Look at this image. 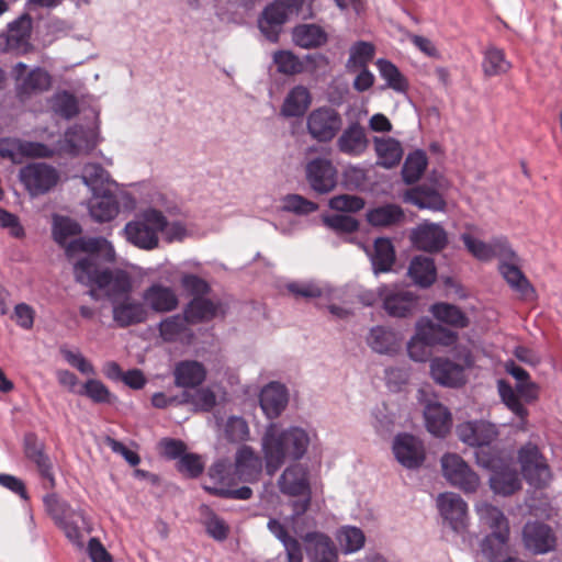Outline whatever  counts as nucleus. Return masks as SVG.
Masks as SVG:
<instances>
[{"mask_svg": "<svg viewBox=\"0 0 562 562\" xmlns=\"http://www.w3.org/2000/svg\"><path fill=\"white\" fill-rule=\"evenodd\" d=\"M85 250L87 256L80 258L74 266L77 282L87 286H97L114 304L131 294L133 284L130 274L123 270H110L100 266V258L105 261L114 260L112 244L103 237L80 238L71 243L67 251Z\"/></svg>", "mask_w": 562, "mask_h": 562, "instance_id": "f257e3e1", "label": "nucleus"}, {"mask_svg": "<svg viewBox=\"0 0 562 562\" xmlns=\"http://www.w3.org/2000/svg\"><path fill=\"white\" fill-rule=\"evenodd\" d=\"M180 213V209L159 194L153 204L140 209L133 220L123 228L127 243L134 247L151 251L160 246V237L168 243L182 241L188 236V229L181 221H170V216Z\"/></svg>", "mask_w": 562, "mask_h": 562, "instance_id": "f03ea898", "label": "nucleus"}, {"mask_svg": "<svg viewBox=\"0 0 562 562\" xmlns=\"http://www.w3.org/2000/svg\"><path fill=\"white\" fill-rule=\"evenodd\" d=\"M310 445L311 434L306 429L299 426L281 429L271 423L261 439L267 473L272 476L286 460H301Z\"/></svg>", "mask_w": 562, "mask_h": 562, "instance_id": "7ed1b4c3", "label": "nucleus"}, {"mask_svg": "<svg viewBox=\"0 0 562 562\" xmlns=\"http://www.w3.org/2000/svg\"><path fill=\"white\" fill-rule=\"evenodd\" d=\"M46 513L52 517L55 524L64 531L66 538L77 548L83 547V535L79 527V521L85 526L86 518L81 510H76L70 505L59 498L57 494H47L43 498Z\"/></svg>", "mask_w": 562, "mask_h": 562, "instance_id": "20e7f679", "label": "nucleus"}, {"mask_svg": "<svg viewBox=\"0 0 562 562\" xmlns=\"http://www.w3.org/2000/svg\"><path fill=\"white\" fill-rule=\"evenodd\" d=\"M304 2L305 0H273L268 4L258 21L266 38L272 43L278 42L282 25L300 14Z\"/></svg>", "mask_w": 562, "mask_h": 562, "instance_id": "39448f33", "label": "nucleus"}, {"mask_svg": "<svg viewBox=\"0 0 562 562\" xmlns=\"http://www.w3.org/2000/svg\"><path fill=\"white\" fill-rule=\"evenodd\" d=\"M342 116L330 105H322L312 110L306 116V131L312 139L318 143H330L342 127Z\"/></svg>", "mask_w": 562, "mask_h": 562, "instance_id": "423d86ee", "label": "nucleus"}, {"mask_svg": "<svg viewBox=\"0 0 562 562\" xmlns=\"http://www.w3.org/2000/svg\"><path fill=\"white\" fill-rule=\"evenodd\" d=\"M518 461L526 482L536 487L542 488L549 485L552 473L544 456L537 446L528 443L518 451Z\"/></svg>", "mask_w": 562, "mask_h": 562, "instance_id": "0eeeda50", "label": "nucleus"}, {"mask_svg": "<svg viewBox=\"0 0 562 562\" xmlns=\"http://www.w3.org/2000/svg\"><path fill=\"white\" fill-rule=\"evenodd\" d=\"M382 308L391 317L405 318L417 308V296L396 284H381L376 289Z\"/></svg>", "mask_w": 562, "mask_h": 562, "instance_id": "6e6552de", "label": "nucleus"}, {"mask_svg": "<svg viewBox=\"0 0 562 562\" xmlns=\"http://www.w3.org/2000/svg\"><path fill=\"white\" fill-rule=\"evenodd\" d=\"M19 179L32 196H38L56 187L59 173L53 166L33 162L20 169Z\"/></svg>", "mask_w": 562, "mask_h": 562, "instance_id": "1a4fd4ad", "label": "nucleus"}, {"mask_svg": "<svg viewBox=\"0 0 562 562\" xmlns=\"http://www.w3.org/2000/svg\"><path fill=\"white\" fill-rule=\"evenodd\" d=\"M442 473L446 480L464 493H474L480 479L469 464L456 453H446L441 458Z\"/></svg>", "mask_w": 562, "mask_h": 562, "instance_id": "9d476101", "label": "nucleus"}, {"mask_svg": "<svg viewBox=\"0 0 562 562\" xmlns=\"http://www.w3.org/2000/svg\"><path fill=\"white\" fill-rule=\"evenodd\" d=\"M436 504L441 518L456 533L467 531L469 526L468 504L459 494L440 493Z\"/></svg>", "mask_w": 562, "mask_h": 562, "instance_id": "9b49d317", "label": "nucleus"}, {"mask_svg": "<svg viewBox=\"0 0 562 562\" xmlns=\"http://www.w3.org/2000/svg\"><path fill=\"white\" fill-rule=\"evenodd\" d=\"M521 539L524 548L535 555L546 554L557 547V536L553 529L541 521H528L522 527Z\"/></svg>", "mask_w": 562, "mask_h": 562, "instance_id": "f8f14e48", "label": "nucleus"}, {"mask_svg": "<svg viewBox=\"0 0 562 562\" xmlns=\"http://www.w3.org/2000/svg\"><path fill=\"white\" fill-rule=\"evenodd\" d=\"M409 239L419 250L437 252L447 246L448 234L440 224L425 221L412 229Z\"/></svg>", "mask_w": 562, "mask_h": 562, "instance_id": "ddd939ff", "label": "nucleus"}, {"mask_svg": "<svg viewBox=\"0 0 562 562\" xmlns=\"http://www.w3.org/2000/svg\"><path fill=\"white\" fill-rule=\"evenodd\" d=\"M392 449L398 463L409 470L422 467L426 458L422 440L409 434H398L393 440Z\"/></svg>", "mask_w": 562, "mask_h": 562, "instance_id": "4468645a", "label": "nucleus"}, {"mask_svg": "<svg viewBox=\"0 0 562 562\" xmlns=\"http://www.w3.org/2000/svg\"><path fill=\"white\" fill-rule=\"evenodd\" d=\"M26 68L27 66L23 63H18L13 68L16 80V93L21 99L46 91L52 85V78L46 70L37 67L24 75Z\"/></svg>", "mask_w": 562, "mask_h": 562, "instance_id": "2eb2a0df", "label": "nucleus"}, {"mask_svg": "<svg viewBox=\"0 0 562 562\" xmlns=\"http://www.w3.org/2000/svg\"><path fill=\"white\" fill-rule=\"evenodd\" d=\"M369 138L364 126L359 122H350L336 137V148L349 157L362 156L369 147Z\"/></svg>", "mask_w": 562, "mask_h": 562, "instance_id": "dca6fc26", "label": "nucleus"}, {"mask_svg": "<svg viewBox=\"0 0 562 562\" xmlns=\"http://www.w3.org/2000/svg\"><path fill=\"white\" fill-rule=\"evenodd\" d=\"M305 173L311 188L318 193H328L336 187L337 170L326 158L318 157L308 161Z\"/></svg>", "mask_w": 562, "mask_h": 562, "instance_id": "f3484780", "label": "nucleus"}, {"mask_svg": "<svg viewBox=\"0 0 562 562\" xmlns=\"http://www.w3.org/2000/svg\"><path fill=\"white\" fill-rule=\"evenodd\" d=\"M142 300L145 307L154 313H169L179 305V297L176 290L160 282H153L142 292Z\"/></svg>", "mask_w": 562, "mask_h": 562, "instance_id": "a211bd4d", "label": "nucleus"}, {"mask_svg": "<svg viewBox=\"0 0 562 562\" xmlns=\"http://www.w3.org/2000/svg\"><path fill=\"white\" fill-rule=\"evenodd\" d=\"M498 434L496 425L486 420L465 422L457 427L459 439L471 447L487 446Z\"/></svg>", "mask_w": 562, "mask_h": 562, "instance_id": "6ab92c4d", "label": "nucleus"}, {"mask_svg": "<svg viewBox=\"0 0 562 562\" xmlns=\"http://www.w3.org/2000/svg\"><path fill=\"white\" fill-rule=\"evenodd\" d=\"M430 375L436 383L447 387H459L465 384L464 367L446 357H436L430 361Z\"/></svg>", "mask_w": 562, "mask_h": 562, "instance_id": "aec40b11", "label": "nucleus"}, {"mask_svg": "<svg viewBox=\"0 0 562 562\" xmlns=\"http://www.w3.org/2000/svg\"><path fill=\"white\" fill-rule=\"evenodd\" d=\"M112 315L114 323L119 327L125 328L146 322L148 318V311L145 307L143 300L138 301L130 294L112 304Z\"/></svg>", "mask_w": 562, "mask_h": 562, "instance_id": "412c9836", "label": "nucleus"}, {"mask_svg": "<svg viewBox=\"0 0 562 562\" xmlns=\"http://www.w3.org/2000/svg\"><path fill=\"white\" fill-rule=\"evenodd\" d=\"M278 487L289 496L310 495L307 468L301 463L286 467L278 480Z\"/></svg>", "mask_w": 562, "mask_h": 562, "instance_id": "4be33fe9", "label": "nucleus"}, {"mask_svg": "<svg viewBox=\"0 0 562 562\" xmlns=\"http://www.w3.org/2000/svg\"><path fill=\"white\" fill-rule=\"evenodd\" d=\"M99 143V135L95 128L74 125L65 133L64 149L72 155H87L94 149Z\"/></svg>", "mask_w": 562, "mask_h": 562, "instance_id": "5701e85b", "label": "nucleus"}, {"mask_svg": "<svg viewBox=\"0 0 562 562\" xmlns=\"http://www.w3.org/2000/svg\"><path fill=\"white\" fill-rule=\"evenodd\" d=\"M16 154L27 157H52L55 149L36 142L20 140L18 138H0V156L14 160Z\"/></svg>", "mask_w": 562, "mask_h": 562, "instance_id": "b1692460", "label": "nucleus"}, {"mask_svg": "<svg viewBox=\"0 0 562 562\" xmlns=\"http://www.w3.org/2000/svg\"><path fill=\"white\" fill-rule=\"evenodd\" d=\"M303 542L311 562H337L338 553L335 543L325 533L307 532L303 537Z\"/></svg>", "mask_w": 562, "mask_h": 562, "instance_id": "393cba45", "label": "nucleus"}, {"mask_svg": "<svg viewBox=\"0 0 562 562\" xmlns=\"http://www.w3.org/2000/svg\"><path fill=\"white\" fill-rule=\"evenodd\" d=\"M88 211L93 221L105 223L119 215L120 203L111 189L103 190L92 193L88 202Z\"/></svg>", "mask_w": 562, "mask_h": 562, "instance_id": "a878e982", "label": "nucleus"}, {"mask_svg": "<svg viewBox=\"0 0 562 562\" xmlns=\"http://www.w3.org/2000/svg\"><path fill=\"white\" fill-rule=\"evenodd\" d=\"M24 450L27 459L33 461L41 476L46 481L45 488H53L55 486V479L52 472V463L49 458L44 453V445L37 439L34 434H27L24 439Z\"/></svg>", "mask_w": 562, "mask_h": 562, "instance_id": "bb28decb", "label": "nucleus"}, {"mask_svg": "<svg viewBox=\"0 0 562 562\" xmlns=\"http://www.w3.org/2000/svg\"><path fill=\"white\" fill-rule=\"evenodd\" d=\"M288 401L286 387L278 382H271L266 385L259 396L260 406L265 415L270 419L281 415L288 405Z\"/></svg>", "mask_w": 562, "mask_h": 562, "instance_id": "cd10ccee", "label": "nucleus"}, {"mask_svg": "<svg viewBox=\"0 0 562 562\" xmlns=\"http://www.w3.org/2000/svg\"><path fill=\"white\" fill-rule=\"evenodd\" d=\"M262 470V460L249 446H241L235 456V474L243 482H255Z\"/></svg>", "mask_w": 562, "mask_h": 562, "instance_id": "c85d7f7f", "label": "nucleus"}, {"mask_svg": "<svg viewBox=\"0 0 562 562\" xmlns=\"http://www.w3.org/2000/svg\"><path fill=\"white\" fill-rule=\"evenodd\" d=\"M175 384L183 389H195L206 379V369L196 360H182L173 369Z\"/></svg>", "mask_w": 562, "mask_h": 562, "instance_id": "c756f323", "label": "nucleus"}, {"mask_svg": "<svg viewBox=\"0 0 562 562\" xmlns=\"http://www.w3.org/2000/svg\"><path fill=\"white\" fill-rule=\"evenodd\" d=\"M312 100L311 91L306 87L297 85L286 93L280 114L286 119L301 117L308 110Z\"/></svg>", "mask_w": 562, "mask_h": 562, "instance_id": "7c9ffc66", "label": "nucleus"}, {"mask_svg": "<svg viewBox=\"0 0 562 562\" xmlns=\"http://www.w3.org/2000/svg\"><path fill=\"white\" fill-rule=\"evenodd\" d=\"M32 18L24 13L8 25L7 47L16 53H25L30 46Z\"/></svg>", "mask_w": 562, "mask_h": 562, "instance_id": "2f4dec72", "label": "nucleus"}, {"mask_svg": "<svg viewBox=\"0 0 562 562\" xmlns=\"http://www.w3.org/2000/svg\"><path fill=\"white\" fill-rule=\"evenodd\" d=\"M426 426L429 432L437 437H443L449 432L452 418L446 406L438 402H429L424 411Z\"/></svg>", "mask_w": 562, "mask_h": 562, "instance_id": "473e14b6", "label": "nucleus"}, {"mask_svg": "<svg viewBox=\"0 0 562 562\" xmlns=\"http://www.w3.org/2000/svg\"><path fill=\"white\" fill-rule=\"evenodd\" d=\"M405 201L414 204L418 209H427L430 211H443L446 201L441 194L431 187L426 184L417 186L405 193Z\"/></svg>", "mask_w": 562, "mask_h": 562, "instance_id": "72a5a7b5", "label": "nucleus"}, {"mask_svg": "<svg viewBox=\"0 0 562 562\" xmlns=\"http://www.w3.org/2000/svg\"><path fill=\"white\" fill-rule=\"evenodd\" d=\"M373 143L378 157L376 165L391 169L401 162L404 150L397 139L393 137H374Z\"/></svg>", "mask_w": 562, "mask_h": 562, "instance_id": "f704fd0d", "label": "nucleus"}, {"mask_svg": "<svg viewBox=\"0 0 562 562\" xmlns=\"http://www.w3.org/2000/svg\"><path fill=\"white\" fill-rule=\"evenodd\" d=\"M497 391L505 406L518 418L515 427L520 430H526L528 409L521 403L516 391L505 380L497 381Z\"/></svg>", "mask_w": 562, "mask_h": 562, "instance_id": "c9c22d12", "label": "nucleus"}, {"mask_svg": "<svg viewBox=\"0 0 562 562\" xmlns=\"http://www.w3.org/2000/svg\"><path fill=\"white\" fill-rule=\"evenodd\" d=\"M80 232H81L80 225L76 221H74L69 217H65V216H56L54 218V223H53L54 239L60 246L65 247L66 255L69 258L74 257L75 255H77L79 252H83L85 256L88 255V252L85 250H76L74 254H68V251H67L68 246L71 243L80 239L81 237L75 238L72 240H69V238L79 235Z\"/></svg>", "mask_w": 562, "mask_h": 562, "instance_id": "e433bc0d", "label": "nucleus"}, {"mask_svg": "<svg viewBox=\"0 0 562 562\" xmlns=\"http://www.w3.org/2000/svg\"><path fill=\"white\" fill-rule=\"evenodd\" d=\"M292 40L295 45L310 49L326 44L328 36L323 27L316 24H300L292 31Z\"/></svg>", "mask_w": 562, "mask_h": 562, "instance_id": "4c0bfd02", "label": "nucleus"}, {"mask_svg": "<svg viewBox=\"0 0 562 562\" xmlns=\"http://www.w3.org/2000/svg\"><path fill=\"white\" fill-rule=\"evenodd\" d=\"M519 261L502 262L498 270L508 285L517 292L521 297L528 299L533 293V288L525 277L520 268Z\"/></svg>", "mask_w": 562, "mask_h": 562, "instance_id": "58836bf2", "label": "nucleus"}, {"mask_svg": "<svg viewBox=\"0 0 562 562\" xmlns=\"http://www.w3.org/2000/svg\"><path fill=\"white\" fill-rule=\"evenodd\" d=\"M374 274L391 271L395 262L394 246L389 238H376L370 255Z\"/></svg>", "mask_w": 562, "mask_h": 562, "instance_id": "ea45409f", "label": "nucleus"}, {"mask_svg": "<svg viewBox=\"0 0 562 562\" xmlns=\"http://www.w3.org/2000/svg\"><path fill=\"white\" fill-rule=\"evenodd\" d=\"M509 531H496L485 536L480 548L490 562H502L508 550Z\"/></svg>", "mask_w": 562, "mask_h": 562, "instance_id": "a19ab883", "label": "nucleus"}, {"mask_svg": "<svg viewBox=\"0 0 562 562\" xmlns=\"http://www.w3.org/2000/svg\"><path fill=\"white\" fill-rule=\"evenodd\" d=\"M474 509L480 524L491 529L492 532L509 531L508 519L498 507L487 502H480Z\"/></svg>", "mask_w": 562, "mask_h": 562, "instance_id": "79ce46f5", "label": "nucleus"}, {"mask_svg": "<svg viewBox=\"0 0 562 562\" xmlns=\"http://www.w3.org/2000/svg\"><path fill=\"white\" fill-rule=\"evenodd\" d=\"M408 276L415 284L422 288L430 286L437 276L434 260L426 256L414 257L408 267Z\"/></svg>", "mask_w": 562, "mask_h": 562, "instance_id": "37998d69", "label": "nucleus"}, {"mask_svg": "<svg viewBox=\"0 0 562 562\" xmlns=\"http://www.w3.org/2000/svg\"><path fill=\"white\" fill-rule=\"evenodd\" d=\"M218 304L205 297H194L184 308L189 323L196 324L214 318L218 312Z\"/></svg>", "mask_w": 562, "mask_h": 562, "instance_id": "c03bdc74", "label": "nucleus"}, {"mask_svg": "<svg viewBox=\"0 0 562 562\" xmlns=\"http://www.w3.org/2000/svg\"><path fill=\"white\" fill-rule=\"evenodd\" d=\"M380 77L385 81V87L398 93H405L408 90V81L400 69L390 60L380 58L376 60Z\"/></svg>", "mask_w": 562, "mask_h": 562, "instance_id": "a18cd8bd", "label": "nucleus"}, {"mask_svg": "<svg viewBox=\"0 0 562 562\" xmlns=\"http://www.w3.org/2000/svg\"><path fill=\"white\" fill-rule=\"evenodd\" d=\"M420 336L432 346L450 347L458 340V334L430 321L420 324Z\"/></svg>", "mask_w": 562, "mask_h": 562, "instance_id": "49530a36", "label": "nucleus"}, {"mask_svg": "<svg viewBox=\"0 0 562 562\" xmlns=\"http://www.w3.org/2000/svg\"><path fill=\"white\" fill-rule=\"evenodd\" d=\"M420 336L432 346L450 347L458 340V334L430 321L420 324Z\"/></svg>", "mask_w": 562, "mask_h": 562, "instance_id": "de8ad7c7", "label": "nucleus"}, {"mask_svg": "<svg viewBox=\"0 0 562 562\" xmlns=\"http://www.w3.org/2000/svg\"><path fill=\"white\" fill-rule=\"evenodd\" d=\"M367 344L374 352L391 353L397 347V338L393 330L375 326L370 329Z\"/></svg>", "mask_w": 562, "mask_h": 562, "instance_id": "09e8293b", "label": "nucleus"}, {"mask_svg": "<svg viewBox=\"0 0 562 562\" xmlns=\"http://www.w3.org/2000/svg\"><path fill=\"white\" fill-rule=\"evenodd\" d=\"M512 68L503 49L495 46L487 47L483 53L482 69L485 76L494 77L506 74Z\"/></svg>", "mask_w": 562, "mask_h": 562, "instance_id": "8fccbe9b", "label": "nucleus"}, {"mask_svg": "<svg viewBox=\"0 0 562 562\" xmlns=\"http://www.w3.org/2000/svg\"><path fill=\"white\" fill-rule=\"evenodd\" d=\"M81 179L91 193L109 190L112 181L110 173L99 164H87L82 169Z\"/></svg>", "mask_w": 562, "mask_h": 562, "instance_id": "3c124183", "label": "nucleus"}, {"mask_svg": "<svg viewBox=\"0 0 562 562\" xmlns=\"http://www.w3.org/2000/svg\"><path fill=\"white\" fill-rule=\"evenodd\" d=\"M368 222L373 226L387 227L403 222L404 212L395 204H385L367 213Z\"/></svg>", "mask_w": 562, "mask_h": 562, "instance_id": "603ef678", "label": "nucleus"}, {"mask_svg": "<svg viewBox=\"0 0 562 562\" xmlns=\"http://www.w3.org/2000/svg\"><path fill=\"white\" fill-rule=\"evenodd\" d=\"M434 317L449 326L464 328L469 325V318L458 306L449 303H436L430 308Z\"/></svg>", "mask_w": 562, "mask_h": 562, "instance_id": "864d4df0", "label": "nucleus"}, {"mask_svg": "<svg viewBox=\"0 0 562 562\" xmlns=\"http://www.w3.org/2000/svg\"><path fill=\"white\" fill-rule=\"evenodd\" d=\"M337 540L344 553H353L363 548L366 542L364 533L361 529L351 526H345L339 529Z\"/></svg>", "mask_w": 562, "mask_h": 562, "instance_id": "5fc2aeb1", "label": "nucleus"}, {"mask_svg": "<svg viewBox=\"0 0 562 562\" xmlns=\"http://www.w3.org/2000/svg\"><path fill=\"white\" fill-rule=\"evenodd\" d=\"M427 167V157L424 151L411 153L403 166L402 176L406 183H414L419 180Z\"/></svg>", "mask_w": 562, "mask_h": 562, "instance_id": "6e6d98bb", "label": "nucleus"}, {"mask_svg": "<svg viewBox=\"0 0 562 562\" xmlns=\"http://www.w3.org/2000/svg\"><path fill=\"white\" fill-rule=\"evenodd\" d=\"M491 488L504 496L512 495L520 488V480L515 471H502L491 477Z\"/></svg>", "mask_w": 562, "mask_h": 562, "instance_id": "4d7b16f0", "label": "nucleus"}, {"mask_svg": "<svg viewBox=\"0 0 562 562\" xmlns=\"http://www.w3.org/2000/svg\"><path fill=\"white\" fill-rule=\"evenodd\" d=\"M273 63L277 70L283 75L301 74L305 69V64L290 50H278L273 54Z\"/></svg>", "mask_w": 562, "mask_h": 562, "instance_id": "13d9d810", "label": "nucleus"}, {"mask_svg": "<svg viewBox=\"0 0 562 562\" xmlns=\"http://www.w3.org/2000/svg\"><path fill=\"white\" fill-rule=\"evenodd\" d=\"M186 315H173L159 323V334L165 341H176L186 330Z\"/></svg>", "mask_w": 562, "mask_h": 562, "instance_id": "bf43d9fd", "label": "nucleus"}, {"mask_svg": "<svg viewBox=\"0 0 562 562\" xmlns=\"http://www.w3.org/2000/svg\"><path fill=\"white\" fill-rule=\"evenodd\" d=\"M506 371L518 381V392L527 400H533L536 397V386L532 383L527 382L529 379L528 372L517 366L514 361L506 363Z\"/></svg>", "mask_w": 562, "mask_h": 562, "instance_id": "052dcab7", "label": "nucleus"}, {"mask_svg": "<svg viewBox=\"0 0 562 562\" xmlns=\"http://www.w3.org/2000/svg\"><path fill=\"white\" fill-rule=\"evenodd\" d=\"M225 437L231 442H243L249 438V427L243 417L231 416L224 427Z\"/></svg>", "mask_w": 562, "mask_h": 562, "instance_id": "680f3d73", "label": "nucleus"}, {"mask_svg": "<svg viewBox=\"0 0 562 562\" xmlns=\"http://www.w3.org/2000/svg\"><path fill=\"white\" fill-rule=\"evenodd\" d=\"M461 239L467 249L479 260L488 261L493 259V239L485 243L470 234H462Z\"/></svg>", "mask_w": 562, "mask_h": 562, "instance_id": "e2e57ef3", "label": "nucleus"}, {"mask_svg": "<svg viewBox=\"0 0 562 562\" xmlns=\"http://www.w3.org/2000/svg\"><path fill=\"white\" fill-rule=\"evenodd\" d=\"M53 110L56 114L69 120L78 114V102L68 92L57 93L53 99Z\"/></svg>", "mask_w": 562, "mask_h": 562, "instance_id": "0e129e2a", "label": "nucleus"}, {"mask_svg": "<svg viewBox=\"0 0 562 562\" xmlns=\"http://www.w3.org/2000/svg\"><path fill=\"white\" fill-rule=\"evenodd\" d=\"M191 403L199 411L210 412L216 404L215 393L209 387H202L194 394L184 393L181 403Z\"/></svg>", "mask_w": 562, "mask_h": 562, "instance_id": "69168bd1", "label": "nucleus"}, {"mask_svg": "<svg viewBox=\"0 0 562 562\" xmlns=\"http://www.w3.org/2000/svg\"><path fill=\"white\" fill-rule=\"evenodd\" d=\"M79 394L89 397L94 403H111L113 397L109 389L95 379H89Z\"/></svg>", "mask_w": 562, "mask_h": 562, "instance_id": "338daca9", "label": "nucleus"}, {"mask_svg": "<svg viewBox=\"0 0 562 562\" xmlns=\"http://www.w3.org/2000/svg\"><path fill=\"white\" fill-rule=\"evenodd\" d=\"M317 204L299 194H288L283 198L282 210L299 215H307L317 210Z\"/></svg>", "mask_w": 562, "mask_h": 562, "instance_id": "774afa93", "label": "nucleus"}]
</instances>
